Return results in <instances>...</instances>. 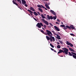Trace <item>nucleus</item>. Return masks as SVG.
Wrapping results in <instances>:
<instances>
[{"mask_svg":"<svg viewBox=\"0 0 76 76\" xmlns=\"http://www.w3.org/2000/svg\"><path fill=\"white\" fill-rule=\"evenodd\" d=\"M64 29L65 30H66V29H67V28L66 27H65L64 28Z\"/></svg>","mask_w":76,"mask_h":76,"instance_id":"nucleus-42","label":"nucleus"},{"mask_svg":"<svg viewBox=\"0 0 76 76\" xmlns=\"http://www.w3.org/2000/svg\"><path fill=\"white\" fill-rule=\"evenodd\" d=\"M19 3L20 4H22V2H21V0H20L19 1Z\"/></svg>","mask_w":76,"mask_h":76,"instance_id":"nucleus-36","label":"nucleus"},{"mask_svg":"<svg viewBox=\"0 0 76 76\" xmlns=\"http://www.w3.org/2000/svg\"><path fill=\"white\" fill-rule=\"evenodd\" d=\"M12 2L14 4H15L16 6H18V8H19V9H20L21 10H22V8H21V7H20V6H19V5L18 4V3H17L16 2H15V1L13 0L12 1Z\"/></svg>","mask_w":76,"mask_h":76,"instance_id":"nucleus-4","label":"nucleus"},{"mask_svg":"<svg viewBox=\"0 0 76 76\" xmlns=\"http://www.w3.org/2000/svg\"><path fill=\"white\" fill-rule=\"evenodd\" d=\"M70 27L71 29H71H75V27H74V26H73V25H70Z\"/></svg>","mask_w":76,"mask_h":76,"instance_id":"nucleus-16","label":"nucleus"},{"mask_svg":"<svg viewBox=\"0 0 76 76\" xmlns=\"http://www.w3.org/2000/svg\"><path fill=\"white\" fill-rule=\"evenodd\" d=\"M45 6H46V8H47L48 9H50V7H49V6H48L47 4H45Z\"/></svg>","mask_w":76,"mask_h":76,"instance_id":"nucleus-19","label":"nucleus"},{"mask_svg":"<svg viewBox=\"0 0 76 76\" xmlns=\"http://www.w3.org/2000/svg\"><path fill=\"white\" fill-rule=\"evenodd\" d=\"M48 4V5H50V3H49V4Z\"/></svg>","mask_w":76,"mask_h":76,"instance_id":"nucleus-57","label":"nucleus"},{"mask_svg":"<svg viewBox=\"0 0 76 76\" xmlns=\"http://www.w3.org/2000/svg\"><path fill=\"white\" fill-rule=\"evenodd\" d=\"M57 48H60V47H61L60 45H58L57 46Z\"/></svg>","mask_w":76,"mask_h":76,"instance_id":"nucleus-31","label":"nucleus"},{"mask_svg":"<svg viewBox=\"0 0 76 76\" xmlns=\"http://www.w3.org/2000/svg\"><path fill=\"white\" fill-rule=\"evenodd\" d=\"M50 37L51 38V39H53V42H54L55 41V38H54V37H52V36L51 35H50Z\"/></svg>","mask_w":76,"mask_h":76,"instance_id":"nucleus-14","label":"nucleus"},{"mask_svg":"<svg viewBox=\"0 0 76 76\" xmlns=\"http://www.w3.org/2000/svg\"><path fill=\"white\" fill-rule=\"evenodd\" d=\"M56 24H58V25H60V23H58L57 22H56Z\"/></svg>","mask_w":76,"mask_h":76,"instance_id":"nucleus-44","label":"nucleus"},{"mask_svg":"<svg viewBox=\"0 0 76 76\" xmlns=\"http://www.w3.org/2000/svg\"><path fill=\"white\" fill-rule=\"evenodd\" d=\"M51 31V32H53V34H54V35H55V34H56V33H55L54 31Z\"/></svg>","mask_w":76,"mask_h":76,"instance_id":"nucleus-37","label":"nucleus"},{"mask_svg":"<svg viewBox=\"0 0 76 76\" xmlns=\"http://www.w3.org/2000/svg\"><path fill=\"white\" fill-rule=\"evenodd\" d=\"M61 24H63V23L61 22Z\"/></svg>","mask_w":76,"mask_h":76,"instance_id":"nucleus-55","label":"nucleus"},{"mask_svg":"<svg viewBox=\"0 0 76 76\" xmlns=\"http://www.w3.org/2000/svg\"><path fill=\"white\" fill-rule=\"evenodd\" d=\"M54 28L55 30H56V31H60V28H58V27H57V26H54Z\"/></svg>","mask_w":76,"mask_h":76,"instance_id":"nucleus-9","label":"nucleus"},{"mask_svg":"<svg viewBox=\"0 0 76 76\" xmlns=\"http://www.w3.org/2000/svg\"><path fill=\"white\" fill-rule=\"evenodd\" d=\"M46 32H47V35H48V36L50 37V34H51V32L48 30H46Z\"/></svg>","mask_w":76,"mask_h":76,"instance_id":"nucleus-5","label":"nucleus"},{"mask_svg":"<svg viewBox=\"0 0 76 76\" xmlns=\"http://www.w3.org/2000/svg\"><path fill=\"white\" fill-rule=\"evenodd\" d=\"M59 51L58 52V54H60V53H64V52L61 49L59 50Z\"/></svg>","mask_w":76,"mask_h":76,"instance_id":"nucleus-12","label":"nucleus"},{"mask_svg":"<svg viewBox=\"0 0 76 76\" xmlns=\"http://www.w3.org/2000/svg\"><path fill=\"white\" fill-rule=\"evenodd\" d=\"M68 53L69 54V56H73V54H71V53L70 52H69Z\"/></svg>","mask_w":76,"mask_h":76,"instance_id":"nucleus-26","label":"nucleus"},{"mask_svg":"<svg viewBox=\"0 0 76 76\" xmlns=\"http://www.w3.org/2000/svg\"><path fill=\"white\" fill-rule=\"evenodd\" d=\"M60 26H61V27H63V28L65 27V26L64 24L61 25Z\"/></svg>","mask_w":76,"mask_h":76,"instance_id":"nucleus-33","label":"nucleus"},{"mask_svg":"<svg viewBox=\"0 0 76 76\" xmlns=\"http://www.w3.org/2000/svg\"><path fill=\"white\" fill-rule=\"evenodd\" d=\"M72 54V57L76 59V53H75L71 52Z\"/></svg>","mask_w":76,"mask_h":76,"instance_id":"nucleus-7","label":"nucleus"},{"mask_svg":"<svg viewBox=\"0 0 76 76\" xmlns=\"http://www.w3.org/2000/svg\"><path fill=\"white\" fill-rule=\"evenodd\" d=\"M54 52H57V51H56L55 50H54Z\"/></svg>","mask_w":76,"mask_h":76,"instance_id":"nucleus-51","label":"nucleus"},{"mask_svg":"<svg viewBox=\"0 0 76 76\" xmlns=\"http://www.w3.org/2000/svg\"><path fill=\"white\" fill-rule=\"evenodd\" d=\"M21 1L23 5L24 4H26V1L24 0H21Z\"/></svg>","mask_w":76,"mask_h":76,"instance_id":"nucleus-15","label":"nucleus"},{"mask_svg":"<svg viewBox=\"0 0 76 76\" xmlns=\"http://www.w3.org/2000/svg\"><path fill=\"white\" fill-rule=\"evenodd\" d=\"M55 35L57 36L56 37L57 39H61V38L60 37V36L58 35V34H55Z\"/></svg>","mask_w":76,"mask_h":76,"instance_id":"nucleus-10","label":"nucleus"},{"mask_svg":"<svg viewBox=\"0 0 76 76\" xmlns=\"http://www.w3.org/2000/svg\"><path fill=\"white\" fill-rule=\"evenodd\" d=\"M57 21H58V22H60V21L58 19H57Z\"/></svg>","mask_w":76,"mask_h":76,"instance_id":"nucleus-43","label":"nucleus"},{"mask_svg":"<svg viewBox=\"0 0 76 76\" xmlns=\"http://www.w3.org/2000/svg\"><path fill=\"white\" fill-rule=\"evenodd\" d=\"M58 41H59V42L61 44H63V41L60 40H58Z\"/></svg>","mask_w":76,"mask_h":76,"instance_id":"nucleus-27","label":"nucleus"},{"mask_svg":"<svg viewBox=\"0 0 76 76\" xmlns=\"http://www.w3.org/2000/svg\"><path fill=\"white\" fill-rule=\"evenodd\" d=\"M71 43H70L68 41L66 42V44H67V45H70Z\"/></svg>","mask_w":76,"mask_h":76,"instance_id":"nucleus-25","label":"nucleus"},{"mask_svg":"<svg viewBox=\"0 0 76 76\" xmlns=\"http://www.w3.org/2000/svg\"><path fill=\"white\" fill-rule=\"evenodd\" d=\"M42 29H44V30H45V29H44V28H43V27H42Z\"/></svg>","mask_w":76,"mask_h":76,"instance_id":"nucleus-49","label":"nucleus"},{"mask_svg":"<svg viewBox=\"0 0 76 76\" xmlns=\"http://www.w3.org/2000/svg\"><path fill=\"white\" fill-rule=\"evenodd\" d=\"M70 35H71V36H72L73 37H75V35L73 34H70Z\"/></svg>","mask_w":76,"mask_h":76,"instance_id":"nucleus-34","label":"nucleus"},{"mask_svg":"<svg viewBox=\"0 0 76 76\" xmlns=\"http://www.w3.org/2000/svg\"><path fill=\"white\" fill-rule=\"evenodd\" d=\"M53 18L54 20H56V19L57 18V16H53Z\"/></svg>","mask_w":76,"mask_h":76,"instance_id":"nucleus-29","label":"nucleus"},{"mask_svg":"<svg viewBox=\"0 0 76 76\" xmlns=\"http://www.w3.org/2000/svg\"><path fill=\"white\" fill-rule=\"evenodd\" d=\"M49 25H50L51 26H53V24H51V23H49Z\"/></svg>","mask_w":76,"mask_h":76,"instance_id":"nucleus-39","label":"nucleus"},{"mask_svg":"<svg viewBox=\"0 0 76 76\" xmlns=\"http://www.w3.org/2000/svg\"><path fill=\"white\" fill-rule=\"evenodd\" d=\"M39 28H41L42 26H43L45 29H46V27H47V26L45 25H43L42 23H37V24L36 25Z\"/></svg>","mask_w":76,"mask_h":76,"instance_id":"nucleus-1","label":"nucleus"},{"mask_svg":"<svg viewBox=\"0 0 76 76\" xmlns=\"http://www.w3.org/2000/svg\"><path fill=\"white\" fill-rule=\"evenodd\" d=\"M48 0H44V1H48Z\"/></svg>","mask_w":76,"mask_h":76,"instance_id":"nucleus-53","label":"nucleus"},{"mask_svg":"<svg viewBox=\"0 0 76 76\" xmlns=\"http://www.w3.org/2000/svg\"><path fill=\"white\" fill-rule=\"evenodd\" d=\"M27 11H28V12H30V14H31V13H33V12L31 10H27Z\"/></svg>","mask_w":76,"mask_h":76,"instance_id":"nucleus-23","label":"nucleus"},{"mask_svg":"<svg viewBox=\"0 0 76 76\" xmlns=\"http://www.w3.org/2000/svg\"><path fill=\"white\" fill-rule=\"evenodd\" d=\"M46 39H47V40H50V41H51V42H53V39H51V38L49 37L48 36H46Z\"/></svg>","mask_w":76,"mask_h":76,"instance_id":"nucleus-6","label":"nucleus"},{"mask_svg":"<svg viewBox=\"0 0 76 76\" xmlns=\"http://www.w3.org/2000/svg\"><path fill=\"white\" fill-rule=\"evenodd\" d=\"M70 47H73V45L72 43H71V44L70 45Z\"/></svg>","mask_w":76,"mask_h":76,"instance_id":"nucleus-35","label":"nucleus"},{"mask_svg":"<svg viewBox=\"0 0 76 76\" xmlns=\"http://www.w3.org/2000/svg\"><path fill=\"white\" fill-rule=\"evenodd\" d=\"M58 34H59V35H61V34H60V33L59 32L58 33Z\"/></svg>","mask_w":76,"mask_h":76,"instance_id":"nucleus-52","label":"nucleus"},{"mask_svg":"<svg viewBox=\"0 0 76 76\" xmlns=\"http://www.w3.org/2000/svg\"><path fill=\"white\" fill-rule=\"evenodd\" d=\"M45 6H46V8H47L48 9H50V7H49V6H48L47 4H45Z\"/></svg>","mask_w":76,"mask_h":76,"instance_id":"nucleus-20","label":"nucleus"},{"mask_svg":"<svg viewBox=\"0 0 76 76\" xmlns=\"http://www.w3.org/2000/svg\"><path fill=\"white\" fill-rule=\"evenodd\" d=\"M50 49H51V50H52V51L54 50V49H53V48H51Z\"/></svg>","mask_w":76,"mask_h":76,"instance_id":"nucleus-41","label":"nucleus"},{"mask_svg":"<svg viewBox=\"0 0 76 76\" xmlns=\"http://www.w3.org/2000/svg\"><path fill=\"white\" fill-rule=\"evenodd\" d=\"M34 15L35 16H38V13H37L36 12H34Z\"/></svg>","mask_w":76,"mask_h":76,"instance_id":"nucleus-22","label":"nucleus"},{"mask_svg":"<svg viewBox=\"0 0 76 76\" xmlns=\"http://www.w3.org/2000/svg\"><path fill=\"white\" fill-rule=\"evenodd\" d=\"M66 28H69V29H72L69 26H66Z\"/></svg>","mask_w":76,"mask_h":76,"instance_id":"nucleus-30","label":"nucleus"},{"mask_svg":"<svg viewBox=\"0 0 76 76\" xmlns=\"http://www.w3.org/2000/svg\"><path fill=\"white\" fill-rule=\"evenodd\" d=\"M47 18L49 20H50V19H53V17L51 16H50V15H47Z\"/></svg>","mask_w":76,"mask_h":76,"instance_id":"nucleus-8","label":"nucleus"},{"mask_svg":"<svg viewBox=\"0 0 76 76\" xmlns=\"http://www.w3.org/2000/svg\"><path fill=\"white\" fill-rule=\"evenodd\" d=\"M62 49L64 50V52L65 54L66 55L68 54V51H69L68 49L65 48H62Z\"/></svg>","mask_w":76,"mask_h":76,"instance_id":"nucleus-2","label":"nucleus"},{"mask_svg":"<svg viewBox=\"0 0 76 76\" xmlns=\"http://www.w3.org/2000/svg\"><path fill=\"white\" fill-rule=\"evenodd\" d=\"M38 29H39V28H38Z\"/></svg>","mask_w":76,"mask_h":76,"instance_id":"nucleus-61","label":"nucleus"},{"mask_svg":"<svg viewBox=\"0 0 76 76\" xmlns=\"http://www.w3.org/2000/svg\"><path fill=\"white\" fill-rule=\"evenodd\" d=\"M40 31L41 32H42V33L44 34L45 35H47V33H45V32H44V31L42 30H41Z\"/></svg>","mask_w":76,"mask_h":76,"instance_id":"nucleus-17","label":"nucleus"},{"mask_svg":"<svg viewBox=\"0 0 76 76\" xmlns=\"http://www.w3.org/2000/svg\"><path fill=\"white\" fill-rule=\"evenodd\" d=\"M37 6L38 7H39V8H42V7L43 8H45V7H44V6H43L42 5H40L38 4L37 5Z\"/></svg>","mask_w":76,"mask_h":76,"instance_id":"nucleus-11","label":"nucleus"},{"mask_svg":"<svg viewBox=\"0 0 76 76\" xmlns=\"http://www.w3.org/2000/svg\"><path fill=\"white\" fill-rule=\"evenodd\" d=\"M44 15H45V16H46V14H44Z\"/></svg>","mask_w":76,"mask_h":76,"instance_id":"nucleus-54","label":"nucleus"},{"mask_svg":"<svg viewBox=\"0 0 76 76\" xmlns=\"http://www.w3.org/2000/svg\"><path fill=\"white\" fill-rule=\"evenodd\" d=\"M57 43L58 44H60V43H59L58 42H57Z\"/></svg>","mask_w":76,"mask_h":76,"instance_id":"nucleus-50","label":"nucleus"},{"mask_svg":"<svg viewBox=\"0 0 76 76\" xmlns=\"http://www.w3.org/2000/svg\"><path fill=\"white\" fill-rule=\"evenodd\" d=\"M50 45L51 46V47L52 48H54V45H52V44H51V43H50Z\"/></svg>","mask_w":76,"mask_h":76,"instance_id":"nucleus-32","label":"nucleus"},{"mask_svg":"<svg viewBox=\"0 0 76 76\" xmlns=\"http://www.w3.org/2000/svg\"><path fill=\"white\" fill-rule=\"evenodd\" d=\"M31 14V15H32V14Z\"/></svg>","mask_w":76,"mask_h":76,"instance_id":"nucleus-59","label":"nucleus"},{"mask_svg":"<svg viewBox=\"0 0 76 76\" xmlns=\"http://www.w3.org/2000/svg\"><path fill=\"white\" fill-rule=\"evenodd\" d=\"M33 19H34V20H35L36 21H37V22L38 21V20H37V19H36L35 18H33Z\"/></svg>","mask_w":76,"mask_h":76,"instance_id":"nucleus-38","label":"nucleus"},{"mask_svg":"<svg viewBox=\"0 0 76 76\" xmlns=\"http://www.w3.org/2000/svg\"><path fill=\"white\" fill-rule=\"evenodd\" d=\"M42 20L46 25H49V23H48V22L47 21H45L44 19H42Z\"/></svg>","mask_w":76,"mask_h":76,"instance_id":"nucleus-3","label":"nucleus"},{"mask_svg":"<svg viewBox=\"0 0 76 76\" xmlns=\"http://www.w3.org/2000/svg\"><path fill=\"white\" fill-rule=\"evenodd\" d=\"M43 0V1H44V0Z\"/></svg>","mask_w":76,"mask_h":76,"instance_id":"nucleus-60","label":"nucleus"},{"mask_svg":"<svg viewBox=\"0 0 76 76\" xmlns=\"http://www.w3.org/2000/svg\"><path fill=\"white\" fill-rule=\"evenodd\" d=\"M41 16L42 18H43V19H45V16H44V15H43V14H42Z\"/></svg>","mask_w":76,"mask_h":76,"instance_id":"nucleus-28","label":"nucleus"},{"mask_svg":"<svg viewBox=\"0 0 76 76\" xmlns=\"http://www.w3.org/2000/svg\"><path fill=\"white\" fill-rule=\"evenodd\" d=\"M50 35L53 36V34H52V33H51V34H50Z\"/></svg>","mask_w":76,"mask_h":76,"instance_id":"nucleus-48","label":"nucleus"},{"mask_svg":"<svg viewBox=\"0 0 76 76\" xmlns=\"http://www.w3.org/2000/svg\"><path fill=\"white\" fill-rule=\"evenodd\" d=\"M69 50L70 51H72V52H75V50L71 48H69Z\"/></svg>","mask_w":76,"mask_h":76,"instance_id":"nucleus-21","label":"nucleus"},{"mask_svg":"<svg viewBox=\"0 0 76 76\" xmlns=\"http://www.w3.org/2000/svg\"><path fill=\"white\" fill-rule=\"evenodd\" d=\"M37 13H38V14H39V15H40V13H39V12H37Z\"/></svg>","mask_w":76,"mask_h":76,"instance_id":"nucleus-45","label":"nucleus"},{"mask_svg":"<svg viewBox=\"0 0 76 76\" xmlns=\"http://www.w3.org/2000/svg\"><path fill=\"white\" fill-rule=\"evenodd\" d=\"M30 10H32V11H33V12L35 11V10L34 9V8L32 7H30Z\"/></svg>","mask_w":76,"mask_h":76,"instance_id":"nucleus-18","label":"nucleus"},{"mask_svg":"<svg viewBox=\"0 0 76 76\" xmlns=\"http://www.w3.org/2000/svg\"><path fill=\"white\" fill-rule=\"evenodd\" d=\"M67 47H68V48H70V46H67Z\"/></svg>","mask_w":76,"mask_h":76,"instance_id":"nucleus-47","label":"nucleus"},{"mask_svg":"<svg viewBox=\"0 0 76 76\" xmlns=\"http://www.w3.org/2000/svg\"><path fill=\"white\" fill-rule=\"evenodd\" d=\"M28 15H29V16H31V15H30V14H28Z\"/></svg>","mask_w":76,"mask_h":76,"instance_id":"nucleus-58","label":"nucleus"},{"mask_svg":"<svg viewBox=\"0 0 76 76\" xmlns=\"http://www.w3.org/2000/svg\"><path fill=\"white\" fill-rule=\"evenodd\" d=\"M50 12L54 15H56V13H55V12H54V11L51 10H50Z\"/></svg>","mask_w":76,"mask_h":76,"instance_id":"nucleus-13","label":"nucleus"},{"mask_svg":"<svg viewBox=\"0 0 76 76\" xmlns=\"http://www.w3.org/2000/svg\"><path fill=\"white\" fill-rule=\"evenodd\" d=\"M60 57H63V56H61Z\"/></svg>","mask_w":76,"mask_h":76,"instance_id":"nucleus-56","label":"nucleus"},{"mask_svg":"<svg viewBox=\"0 0 76 76\" xmlns=\"http://www.w3.org/2000/svg\"><path fill=\"white\" fill-rule=\"evenodd\" d=\"M38 9L39 10V11H40L41 12H43V11H42V9L41 8H39Z\"/></svg>","mask_w":76,"mask_h":76,"instance_id":"nucleus-24","label":"nucleus"},{"mask_svg":"<svg viewBox=\"0 0 76 76\" xmlns=\"http://www.w3.org/2000/svg\"><path fill=\"white\" fill-rule=\"evenodd\" d=\"M45 10H47V9L46 8H44Z\"/></svg>","mask_w":76,"mask_h":76,"instance_id":"nucleus-46","label":"nucleus"},{"mask_svg":"<svg viewBox=\"0 0 76 76\" xmlns=\"http://www.w3.org/2000/svg\"><path fill=\"white\" fill-rule=\"evenodd\" d=\"M24 5L25 6H26V7H28V5L26 4H25Z\"/></svg>","mask_w":76,"mask_h":76,"instance_id":"nucleus-40","label":"nucleus"}]
</instances>
